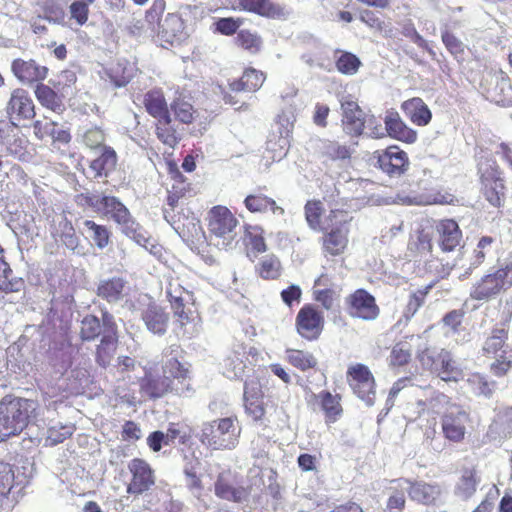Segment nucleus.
<instances>
[{
    "instance_id": "ea45409f",
    "label": "nucleus",
    "mask_w": 512,
    "mask_h": 512,
    "mask_svg": "<svg viewBox=\"0 0 512 512\" xmlns=\"http://www.w3.org/2000/svg\"><path fill=\"white\" fill-rule=\"evenodd\" d=\"M244 243L248 249L247 255L251 257V253L256 256L258 253L266 251L267 246L263 237V229L261 226H244Z\"/></svg>"
},
{
    "instance_id": "338daca9",
    "label": "nucleus",
    "mask_w": 512,
    "mask_h": 512,
    "mask_svg": "<svg viewBox=\"0 0 512 512\" xmlns=\"http://www.w3.org/2000/svg\"><path fill=\"white\" fill-rule=\"evenodd\" d=\"M73 427L70 425H54L48 428L47 430V439L50 445H56L63 442L73 433Z\"/></svg>"
},
{
    "instance_id": "49530a36",
    "label": "nucleus",
    "mask_w": 512,
    "mask_h": 512,
    "mask_svg": "<svg viewBox=\"0 0 512 512\" xmlns=\"http://www.w3.org/2000/svg\"><path fill=\"white\" fill-rule=\"evenodd\" d=\"M466 383L476 395H483L486 397L492 395L496 386L494 381H489L486 376L480 373H472L468 375Z\"/></svg>"
},
{
    "instance_id": "e2e57ef3",
    "label": "nucleus",
    "mask_w": 512,
    "mask_h": 512,
    "mask_svg": "<svg viewBox=\"0 0 512 512\" xmlns=\"http://www.w3.org/2000/svg\"><path fill=\"white\" fill-rule=\"evenodd\" d=\"M411 358L410 346L408 343H397L391 350L388 358L390 366H403Z\"/></svg>"
},
{
    "instance_id": "4d7b16f0",
    "label": "nucleus",
    "mask_w": 512,
    "mask_h": 512,
    "mask_svg": "<svg viewBox=\"0 0 512 512\" xmlns=\"http://www.w3.org/2000/svg\"><path fill=\"white\" fill-rule=\"evenodd\" d=\"M432 247L431 233L425 228H419L409 241V248L419 253H428Z\"/></svg>"
},
{
    "instance_id": "774afa93",
    "label": "nucleus",
    "mask_w": 512,
    "mask_h": 512,
    "mask_svg": "<svg viewBox=\"0 0 512 512\" xmlns=\"http://www.w3.org/2000/svg\"><path fill=\"white\" fill-rule=\"evenodd\" d=\"M184 474L186 477V486L192 495L197 498L199 501H203V485L200 478L197 476V473L194 467L188 468L185 467Z\"/></svg>"
},
{
    "instance_id": "f3484780",
    "label": "nucleus",
    "mask_w": 512,
    "mask_h": 512,
    "mask_svg": "<svg viewBox=\"0 0 512 512\" xmlns=\"http://www.w3.org/2000/svg\"><path fill=\"white\" fill-rule=\"evenodd\" d=\"M11 70L14 76L24 84L40 83L48 76V68L39 65L35 60L17 58L12 61Z\"/></svg>"
},
{
    "instance_id": "c9c22d12",
    "label": "nucleus",
    "mask_w": 512,
    "mask_h": 512,
    "mask_svg": "<svg viewBox=\"0 0 512 512\" xmlns=\"http://www.w3.org/2000/svg\"><path fill=\"white\" fill-rule=\"evenodd\" d=\"M34 93L36 99L43 107L53 112H61L64 109L62 96L50 86L39 83L36 85Z\"/></svg>"
},
{
    "instance_id": "58836bf2",
    "label": "nucleus",
    "mask_w": 512,
    "mask_h": 512,
    "mask_svg": "<svg viewBox=\"0 0 512 512\" xmlns=\"http://www.w3.org/2000/svg\"><path fill=\"white\" fill-rule=\"evenodd\" d=\"M508 332L505 328H496L486 339L483 345V352L486 356L500 355L502 350H512L506 343Z\"/></svg>"
},
{
    "instance_id": "c85d7f7f",
    "label": "nucleus",
    "mask_w": 512,
    "mask_h": 512,
    "mask_svg": "<svg viewBox=\"0 0 512 512\" xmlns=\"http://www.w3.org/2000/svg\"><path fill=\"white\" fill-rule=\"evenodd\" d=\"M129 293L127 282L120 277H113L102 280L97 288L99 297L105 299L109 303H116L122 300Z\"/></svg>"
},
{
    "instance_id": "cd10ccee",
    "label": "nucleus",
    "mask_w": 512,
    "mask_h": 512,
    "mask_svg": "<svg viewBox=\"0 0 512 512\" xmlns=\"http://www.w3.org/2000/svg\"><path fill=\"white\" fill-rule=\"evenodd\" d=\"M405 116L417 126H426L432 119V113L420 97H413L401 104Z\"/></svg>"
},
{
    "instance_id": "79ce46f5",
    "label": "nucleus",
    "mask_w": 512,
    "mask_h": 512,
    "mask_svg": "<svg viewBox=\"0 0 512 512\" xmlns=\"http://www.w3.org/2000/svg\"><path fill=\"white\" fill-rule=\"evenodd\" d=\"M163 374L168 381H173L179 387L186 388L188 386V391L190 390V384L185 383L188 377V370L176 358L166 361L163 366Z\"/></svg>"
},
{
    "instance_id": "393cba45",
    "label": "nucleus",
    "mask_w": 512,
    "mask_h": 512,
    "mask_svg": "<svg viewBox=\"0 0 512 512\" xmlns=\"http://www.w3.org/2000/svg\"><path fill=\"white\" fill-rule=\"evenodd\" d=\"M118 157L110 146H103L101 154L89 164V170L94 179L107 178L117 166Z\"/></svg>"
},
{
    "instance_id": "5701e85b",
    "label": "nucleus",
    "mask_w": 512,
    "mask_h": 512,
    "mask_svg": "<svg viewBox=\"0 0 512 512\" xmlns=\"http://www.w3.org/2000/svg\"><path fill=\"white\" fill-rule=\"evenodd\" d=\"M214 492L217 497L233 502L246 501L249 495L246 488L233 484L228 471L219 473L214 485Z\"/></svg>"
},
{
    "instance_id": "2eb2a0df",
    "label": "nucleus",
    "mask_w": 512,
    "mask_h": 512,
    "mask_svg": "<svg viewBox=\"0 0 512 512\" xmlns=\"http://www.w3.org/2000/svg\"><path fill=\"white\" fill-rule=\"evenodd\" d=\"M426 355L431 360L432 369L438 372L442 380L458 381L464 379L463 370L457 365L449 351L442 349L436 355H432L429 351H426L422 356L423 361Z\"/></svg>"
},
{
    "instance_id": "4c0bfd02",
    "label": "nucleus",
    "mask_w": 512,
    "mask_h": 512,
    "mask_svg": "<svg viewBox=\"0 0 512 512\" xmlns=\"http://www.w3.org/2000/svg\"><path fill=\"white\" fill-rule=\"evenodd\" d=\"M234 43L238 48L247 51L251 55L258 54L263 46L261 36L250 29H241L234 38Z\"/></svg>"
},
{
    "instance_id": "423d86ee",
    "label": "nucleus",
    "mask_w": 512,
    "mask_h": 512,
    "mask_svg": "<svg viewBox=\"0 0 512 512\" xmlns=\"http://www.w3.org/2000/svg\"><path fill=\"white\" fill-rule=\"evenodd\" d=\"M347 381L353 393L367 406H373L376 399V382L370 369L364 364L348 367Z\"/></svg>"
},
{
    "instance_id": "a18cd8bd",
    "label": "nucleus",
    "mask_w": 512,
    "mask_h": 512,
    "mask_svg": "<svg viewBox=\"0 0 512 512\" xmlns=\"http://www.w3.org/2000/svg\"><path fill=\"white\" fill-rule=\"evenodd\" d=\"M439 243L443 251H453L460 245L462 232L459 226H441Z\"/></svg>"
},
{
    "instance_id": "864d4df0",
    "label": "nucleus",
    "mask_w": 512,
    "mask_h": 512,
    "mask_svg": "<svg viewBox=\"0 0 512 512\" xmlns=\"http://www.w3.org/2000/svg\"><path fill=\"white\" fill-rule=\"evenodd\" d=\"M319 397L321 399V406L326 414L327 421H335L342 412L338 397L332 395L330 392H322Z\"/></svg>"
},
{
    "instance_id": "bf43d9fd",
    "label": "nucleus",
    "mask_w": 512,
    "mask_h": 512,
    "mask_svg": "<svg viewBox=\"0 0 512 512\" xmlns=\"http://www.w3.org/2000/svg\"><path fill=\"white\" fill-rule=\"evenodd\" d=\"M245 411L250 416L254 422L260 423L261 425H266L268 421L266 417L267 413V404L261 400H253L244 403Z\"/></svg>"
},
{
    "instance_id": "aec40b11",
    "label": "nucleus",
    "mask_w": 512,
    "mask_h": 512,
    "mask_svg": "<svg viewBox=\"0 0 512 512\" xmlns=\"http://www.w3.org/2000/svg\"><path fill=\"white\" fill-rule=\"evenodd\" d=\"M173 180L172 187L168 191L167 207L164 209V218L169 224L181 221L180 217H176L174 211L178 207L179 200L190 190V183L180 172L177 171L174 174Z\"/></svg>"
},
{
    "instance_id": "f03ea898",
    "label": "nucleus",
    "mask_w": 512,
    "mask_h": 512,
    "mask_svg": "<svg viewBox=\"0 0 512 512\" xmlns=\"http://www.w3.org/2000/svg\"><path fill=\"white\" fill-rule=\"evenodd\" d=\"M479 191L483 198L494 208L504 206L508 187L504 172L492 158H481L477 163Z\"/></svg>"
},
{
    "instance_id": "dca6fc26",
    "label": "nucleus",
    "mask_w": 512,
    "mask_h": 512,
    "mask_svg": "<svg viewBox=\"0 0 512 512\" xmlns=\"http://www.w3.org/2000/svg\"><path fill=\"white\" fill-rule=\"evenodd\" d=\"M128 469L132 474V480L127 487L130 494H142L155 483V477L150 465L142 459H133Z\"/></svg>"
},
{
    "instance_id": "a878e982",
    "label": "nucleus",
    "mask_w": 512,
    "mask_h": 512,
    "mask_svg": "<svg viewBox=\"0 0 512 512\" xmlns=\"http://www.w3.org/2000/svg\"><path fill=\"white\" fill-rule=\"evenodd\" d=\"M388 135L396 140L411 144L417 140V133L408 127L397 112H388L384 119Z\"/></svg>"
},
{
    "instance_id": "a19ab883",
    "label": "nucleus",
    "mask_w": 512,
    "mask_h": 512,
    "mask_svg": "<svg viewBox=\"0 0 512 512\" xmlns=\"http://www.w3.org/2000/svg\"><path fill=\"white\" fill-rule=\"evenodd\" d=\"M361 60L352 52L335 50V67L343 75H354L361 67Z\"/></svg>"
},
{
    "instance_id": "c03bdc74",
    "label": "nucleus",
    "mask_w": 512,
    "mask_h": 512,
    "mask_svg": "<svg viewBox=\"0 0 512 512\" xmlns=\"http://www.w3.org/2000/svg\"><path fill=\"white\" fill-rule=\"evenodd\" d=\"M286 359L294 367L305 371L317 365L316 358L309 352L297 349H287Z\"/></svg>"
},
{
    "instance_id": "7ed1b4c3",
    "label": "nucleus",
    "mask_w": 512,
    "mask_h": 512,
    "mask_svg": "<svg viewBox=\"0 0 512 512\" xmlns=\"http://www.w3.org/2000/svg\"><path fill=\"white\" fill-rule=\"evenodd\" d=\"M267 74L252 66L245 67L238 78L229 80L226 86H220L221 99L224 104L234 107L236 110H247L249 104L245 102L241 94H254L264 85Z\"/></svg>"
},
{
    "instance_id": "6e6d98bb",
    "label": "nucleus",
    "mask_w": 512,
    "mask_h": 512,
    "mask_svg": "<svg viewBox=\"0 0 512 512\" xmlns=\"http://www.w3.org/2000/svg\"><path fill=\"white\" fill-rule=\"evenodd\" d=\"M492 357L495 359L490 365L493 375L502 377L512 368V350H502L500 355Z\"/></svg>"
},
{
    "instance_id": "72a5a7b5",
    "label": "nucleus",
    "mask_w": 512,
    "mask_h": 512,
    "mask_svg": "<svg viewBox=\"0 0 512 512\" xmlns=\"http://www.w3.org/2000/svg\"><path fill=\"white\" fill-rule=\"evenodd\" d=\"M245 347L238 346L224 360L223 374L228 378H241L247 368Z\"/></svg>"
},
{
    "instance_id": "de8ad7c7",
    "label": "nucleus",
    "mask_w": 512,
    "mask_h": 512,
    "mask_svg": "<svg viewBox=\"0 0 512 512\" xmlns=\"http://www.w3.org/2000/svg\"><path fill=\"white\" fill-rule=\"evenodd\" d=\"M116 350V337L113 335H104L101 343L97 347L96 361L106 367L110 364Z\"/></svg>"
},
{
    "instance_id": "7c9ffc66",
    "label": "nucleus",
    "mask_w": 512,
    "mask_h": 512,
    "mask_svg": "<svg viewBox=\"0 0 512 512\" xmlns=\"http://www.w3.org/2000/svg\"><path fill=\"white\" fill-rule=\"evenodd\" d=\"M154 133L163 145L172 149L175 148L181 140L171 114L156 119Z\"/></svg>"
},
{
    "instance_id": "9d476101",
    "label": "nucleus",
    "mask_w": 512,
    "mask_h": 512,
    "mask_svg": "<svg viewBox=\"0 0 512 512\" xmlns=\"http://www.w3.org/2000/svg\"><path fill=\"white\" fill-rule=\"evenodd\" d=\"M234 11H246L269 19L285 16V8L274 0H227Z\"/></svg>"
},
{
    "instance_id": "2f4dec72",
    "label": "nucleus",
    "mask_w": 512,
    "mask_h": 512,
    "mask_svg": "<svg viewBox=\"0 0 512 512\" xmlns=\"http://www.w3.org/2000/svg\"><path fill=\"white\" fill-rule=\"evenodd\" d=\"M347 234L348 231L344 226H331L330 231L325 230L324 251L333 256L341 254L348 243Z\"/></svg>"
},
{
    "instance_id": "5fc2aeb1",
    "label": "nucleus",
    "mask_w": 512,
    "mask_h": 512,
    "mask_svg": "<svg viewBox=\"0 0 512 512\" xmlns=\"http://www.w3.org/2000/svg\"><path fill=\"white\" fill-rule=\"evenodd\" d=\"M243 18L223 17L213 23V31L224 36L237 34L239 27L243 24Z\"/></svg>"
},
{
    "instance_id": "680f3d73",
    "label": "nucleus",
    "mask_w": 512,
    "mask_h": 512,
    "mask_svg": "<svg viewBox=\"0 0 512 512\" xmlns=\"http://www.w3.org/2000/svg\"><path fill=\"white\" fill-rule=\"evenodd\" d=\"M101 332L100 321L93 315H88L81 321L80 335L83 340H94Z\"/></svg>"
},
{
    "instance_id": "69168bd1",
    "label": "nucleus",
    "mask_w": 512,
    "mask_h": 512,
    "mask_svg": "<svg viewBox=\"0 0 512 512\" xmlns=\"http://www.w3.org/2000/svg\"><path fill=\"white\" fill-rule=\"evenodd\" d=\"M495 239L491 236H483L474 250L471 266H479L485 259L486 255L492 251V245Z\"/></svg>"
},
{
    "instance_id": "f257e3e1",
    "label": "nucleus",
    "mask_w": 512,
    "mask_h": 512,
    "mask_svg": "<svg viewBox=\"0 0 512 512\" xmlns=\"http://www.w3.org/2000/svg\"><path fill=\"white\" fill-rule=\"evenodd\" d=\"M37 407L34 400L5 396L0 401V442L22 432L36 417Z\"/></svg>"
},
{
    "instance_id": "f704fd0d",
    "label": "nucleus",
    "mask_w": 512,
    "mask_h": 512,
    "mask_svg": "<svg viewBox=\"0 0 512 512\" xmlns=\"http://www.w3.org/2000/svg\"><path fill=\"white\" fill-rule=\"evenodd\" d=\"M481 481L475 468H465L455 487V494L463 500H467L476 492Z\"/></svg>"
},
{
    "instance_id": "473e14b6",
    "label": "nucleus",
    "mask_w": 512,
    "mask_h": 512,
    "mask_svg": "<svg viewBox=\"0 0 512 512\" xmlns=\"http://www.w3.org/2000/svg\"><path fill=\"white\" fill-rule=\"evenodd\" d=\"M355 145H357V142L346 145L335 140H325L321 148V157L325 161L331 162L349 161L355 151Z\"/></svg>"
},
{
    "instance_id": "6e6552de",
    "label": "nucleus",
    "mask_w": 512,
    "mask_h": 512,
    "mask_svg": "<svg viewBox=\"0 0 512 512\" xmlns=\"http://www.w3.org/2000/svg\"><path fill=\"white\" fill-rule=\"evenodd\" d=\"M373 157L377 160V167L390 177L401 176L409 169L408 154L397 145L376 150Z\"/></svg>"
},
{
    "instance_id": "c756f323",
    "label": "nucleus",
    "mask_w": 512,
    "mask_h": 512,
    "mask_svg": "<svg viewBox=\"0 0 512 512\" xmlns=\"http://www.w3.org/2000/svg\"><path fill=\"white\" fill-rule=\"evenodd\" d=\"M141 390L151 398H159L165 395L168 391H175L177 394H184L188 391L186 388L179 387L173 381H168L164 376L163 378L146 377L141 382Z\"/></svg>"
},
{
    "instance_id": "ddd939ff",
    "label": "nucleus",
    "mask_w": 512,
    "mask_h": 512,
    "mask_svg": "<svg viewBox=\"0 0 512 512\" xmlns=\"http://www.w3.org/2000/svg\"><path fill=\"white\" fill-rule=\"evenodd\" d=\"M7 114L14 125L30 120L35 116V105L24 89H15L7 105Z\"/></svg>"
},
{
    "instance_id": "0e129e2a",
    "label": "nucleus",
    "mask_w": 512,
    "mask_h": 512,
    "mask_svg": "<svg viewBox=\"0 0 512 512\" xmlns=\"http://www.w3.org/2000/svg\"><path fill=\"white\" fill-rule=\"evenodd\" d=\"M210 224H237V219L232 212L222 205L214 206L209 211Z\"/></svg>"
},
{
    "instance_id": "b1692460",
    "label": "nucleus",
    "mask_w": 512,
    "mask_h": 512,
    "mask_svg": "<svg viewBox=\"0 0 512 512\" xmlns=\"http://www.w3.org/2000/svg\"><path fill=\"white\" fill-rule=\"evenodd\" d=\"M141 318L151 333L162 336L166 333L169 324V314L156 303H150L142 311Z\"/></svg>"
},
{
    "instance_id": "a211bd4d",
    "label": "nucleus",
    "mask_w": 512,
    "mask_h": 512,
    "mask_svg": "<svg viewBox=\"0 0 512 512\" xmlns=\"http://www.w3.org/2000/svg\"><path fill=\"white\" fill-rule=\"evenodd\" d=\"M398 487L409 490L411 500L429 505L433 504L441 495L442 489L438 484H429L422 481L412 483L408 479L400 478Z\"/></svg>"
},
{
    "instance_id": "1a4fd4ad",
    "label": "nucleus",
    "mask_w": 512,
    "mask_h": 512,
    "mask_svg": "<svg viewBox=\"0 0 512 512\" xmlns=\"http://www.w3.org/2000/svg\"><path fill=\"white\" fill-rule=\"evenodd\" d=\"M347 312L354 318L365 321L375 320L379 315V307L375 298L363 289H358L346 298Z\"/></svg>"
},
{
    "instance_id": "20e7f679",
    "label": "nucleus",
    "mask_w": 512,
    "mask_h": 512,
    "mask_svg": "<svg viewBox=\"0 0 512 512\" xmlns=\"http://www.w3.org/2000/svg\"><path fill=\"white\" fill-rule=\"evenodd\" d=\"M240 433L237 419L226 417L204 423L200 441L213 449H233L238 444Z\"/></svg>"
},
{
    "instance_id": "4be33fe9",
    "label": "nucleus",
    "mask_w": 512,
    "mask_h": 512,
    "mask_svg": "<svg viewBox=\"0 0 512 512\" xmlns=\"http://www.w3.org/2000/svg\"><path fill=\"white\" fill-rule=\"evenodd\" d=\"M160 39L170 45L179 43L185 36V23L179 13H168L157 29Z\"/></svg>"
},
{
    "instance_id": "bb28decb",
    "label": "nucleus",
    "mask_w": 512,
    "mask_h": 512,
    "mask_svg": "<svg viewBox=\"0 0 512 512\" xmlns=\"http://www.w3.org/2000/svg\"><path fill=\"white\" fill-rule=\"evenodd\" d=\"M142 104L148 115L154 119L170 114L169 103L163 89L160 87H154L145 92Z\"/></svg>"
},
{
    "instance_id": "e433bc0d",
    "label": "nucleus",
    "mask_w": 512,
    "mask_h": 512,
    "mask_svg": "<svg viewBox=\"0 0 512 512\" xmlns=\"http://www.w3.org/2000/svg\"><path fill=\"white\" fill-rule=\"evenodd\" d=\"M122 232L153 255H159L162 247L147 235L143 226H122Z\"/></svg>"
},
{
    "instance_id": "603ef678",
    "label": "nucleus",
    "mask_w": 512,
    "mask_h": 512,
    "mask_svg": "<svg viewBox=\"0 0 512 512\" xmlns=\"http://www.w3.org/2000/svg\"><path fill=\"white\" fill-rule=\"evenodd\" d=\"M51 235L55 238L56 242H61L69 249H75L78 243L73 226H53Z\"/></svg>"
},
{
    "instance_id": "8fccbe9b",
    "label": "nucleus",
    "mask_w": 512,
    "mask_h": 512,
    "mask_svg": "<svg viewBox=\"0 0 512 512\" xmlns=\"http://www.w3.org/2000/svg\"><path fill=\"white\" fill-rule=\"evenodd\" d=\"M167 298L171 304V308L184 305L186 303L191 304L193 301V295L184 289L177 282H170L166 288Z\"/></svg>"
},
{
    "instance_id": "412c9836",
    "label": "nucleus",
    "mask_w": 512,
    "mask_h": 512,
    "mask_svg": "<svg viewBox=\"0 0 512 512\" xmlns=\"http://www.w3.org/2000/svg\"><path fill=\"white\" fill-rule=\"evenodd\" d=\"M169 113L173 120L183 125L193 124L198 117V110L184 93H177L169 103Z\"/></svg>"
},
{
    "instance_id": "6ab92c4d",
    "label": "nucleus",
    "mask_w": 512,
    "mask_h": 512,
    "mask_svg": "<svg viewBox=\"0 0 512 512\" xmlns=\"http://www.w3.org/2000/svg\"><path fill=\"white\" fill-rule=\"evenodd\" d=\"M172 310L176 318V324L181 329L183 336L191 338L199 334L201 331V318L194 308L193 301L191 304L176 305Z\"/></svg>"
},
{
    "instance_id": "f8f14e48",
    "label": "nucleus",
    "mask_w": 512,
    "mask_h": 512,
    "mask_svg": "<svg viewBox=\"0 0 512 512\" xmlns=\"http://www.w3.org/2000/svg\"><path fill=\"white\" fill-rule=\"evenodd\" d=\"M506 274L501 269L489 273L476 282L470 291L471 298L487 301L509 288L505 280Z\"/></svg>"
},
{
    "instance_id": "39448f33",
    "label": "nucleus",
    "mask_w": 512,
    "mask_h": 512,
    "mask_svg": "<svg viewBox=\"0 0 512 512\" xmlns=\"http://www.w3.org/2000/svg\"><path fill=\"white\" fill-rule=\"evenodd\" d=\"M76 203L81 207H90L116 224H128L132 221L128 208L115 196H101L90 192L76 196Z\"/></svg>"
},
{
    "instance_id": "3c124183",
    "label": "nucleus",
    "mask_w": 512,
    "mask_h": 512,
    "mask_svg": "<svg viewBox=\"0 0 512 512\" xmlns=\"http://www.w3.org/2000/svg\"><path fill=\"white\" fill-rule=\"evenodd\" d=\"M399 479L392 480L389 490L391 494L387 501L386 510L388 512H402L405 506V494H409V490H402L398 487Z\"/></svg>"
},
{
    "instance_id": "0eeeda50",
    "label": "nucleus",
    "mask_w": 512,
    "mask_h": 512,
    "mask_svg": "<svg viewBox=\"0 0 512 512\" xmlns=\"http://www.w3.org/2000/svg\"><path fill=\"white\" fill-rule=\"evenodd\" d=\"M469 423V413L464 407L457 404L448 405L441 419L444 437L452 442H461Z\"/></svg>"
},
{
    "instance_id": "09e8293b",
    "label": "nucleus",
    "mask_w": 512,
    "mask_h": 512,
    "mask_svg": "<svg viewBox=\"0 0 512 512\" xmlns=\"http://www.w3.org/2000/svg\"><path fill=\"white\" fill-rule=\"evenodd\" d=\"M256 269L263 279H276L280 276L281 264L275 256L267 255L259 261Z\"/></svg>"
},
{
    "instance_id": "052dcab7",
    "label": "nucleus",
    "mask_w": 512,
    "mask_h": 512,
    "mask_svg": "<svg viewBox=\"0 0 512 512\" xmlns=\"http://www.w3.org/2000/svg\"><path fill=\"white\" fill-rule=\"evenodd\" d=\"M37 6L50 21H60L64 18V11L57 0H36Z\"/></svg>"
},
{
    "instance_id": "9b49d317",
    "label": "nucleus",
    "mask_w": 512,
    "mask_h": 512,
    "mask_svg": "<svg viewBox=\"0 0 512 512\" xmlns=\"http://www.w3.org/2000/svg\"><path fill=\"white\" fill-rule=\"evenodd\" d=\"M324 327L323 314L312 305L303 306L296 317L297 332L307 340H316Z\"/></svg>"
},
{
    "instance_id": "4468645a",
    "label": "nucleus",
    "mask_w": 512,
    "mask_h": 512,
    "mask_svg": "<svg viewBox=\"0 0 512 512\" xmlns=\"http://www.w3.org/2000/svg\"><path fill=\"white\" fill-rule=\"evenodd\" d=\"M341 109L344 132L355 138L362 135L365 128V117L358 103L347 97L341 101Z\"/></svg>"
},
{
    "instance_id": "37998d69",
    "label": "nucleus",
    "mask_w": 512,
    "mask_h": 512,
    "mask_svg": "<svg viewBox=\"0 0 512 512\" xmlns=\"http://www.w3.org/2000/svg\"><path fill=\"white\" fill-rule=\"evenodd\" d=\"M246 208L251 212L272 211L274 214H283L284 210L276 205V202L262 194L248 195L244 201Z\"/></svg>"
},
{
    "instance_id": "13d9d810",
    "label": "nucleus",
    "mask_w": 512,
    "mask_h": 512,
    "mask_svg": "<svg viewBox=\"0 0 512 512\" xmlns=\"http://www.w3.org/2000/svg\"><path fill=\"white\" fill-rule=\"evenodd\" d=\"M441 39L448 52L459 61V58H462L465 52L463 42L448 30L442 32Z\"/></svg>"
}]
</instances>
